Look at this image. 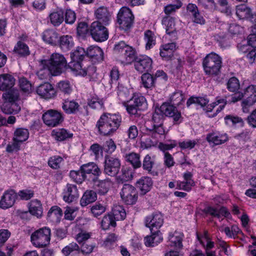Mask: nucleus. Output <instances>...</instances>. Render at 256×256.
Instances as JSON below:
<instances>
[{"instance_id": "1", "label": "nucleus", "mask_w": 256, "mask_h": 256, "mask_svg": "<svg viewBox=\"0 0 256 256\" xmlns=\"http://www.w3.org/2000/svg\"><path fill=\"white\" fill-rule=\"evenodd\" d=\"M114 51L119 56L121 62L124 64H130L135 60V68L140 72H148L152 68V60L150 58L147 56H142L136 59L135 50L123 41L115 44Z\"/></svg>"}, {"instance_id": "2", "label": "nucleus", "mask_w": 256, "mask_h": 256, "mask_svg": "<svg viewBox=\"0 0 256 256\" xmlns=\"http://www.w3.org/2000/svg\"><path fill=\"white\" fill-rule=\"evenodd\" d=\"M39 66L37 75L40 79L43 80L50 75L57 76L61 74L67 68V62L62 54L54 53L49 59L41 60Z\"/></svg>"}, {"instance_id": "3", "label": "nucleus", "mask_w": 256, "mask_h": 256, "mask_svg": "<svg viewBox=\"0 0 256 256\" xmlns=\"http://www.w3.org/2000/svg\"><path fill=\"white\" fill-rule=\"evenodd\" d=\"M121 122L120 115L106 113L100 116L97 122L96 127L100 134L110 136L118 128Z\"/></svg>"}, {"instance_id": "4", "label": "nucleus", "mask_w": 256, "mask_h": 256, "mask_svg": "<svg viewBox=\"0 0 256 256\" xmlns=\"http://www.w3.org/2000/svg\"><path fill=\"white\" fill-rule=\"evenodd\" d=\"M242 106L243 112H247L248 108L256 103V85L250 84L246 88L243 92H238L232 96L231 102H236L242 100Z\"/></svg>"}, {"instance_id": "5", "label": "nucleus", "mask_w": 256, "mask_h": 256, "mask_svg": "<svg viewBox=\"0 0 256 256\" xmlns=\"http://www.w3.org/2000/svg\"><path fill=\"white\" fill-rule=\"evenodd\" d=\"M164 116L172 118L176 124H180L182 120L181 112L178 111L176 106L168 102L164 103L159 108L156 110L152 116V120L156 122L158 119V122H160L163 120Z\"/></svg>"}, {"instance_id": "6", "label": "nucleus", "mask_w": 256, "mask_h": 256, "mask_svg": "<svg viewBox=\"0 0 256 256\" xmlns=\"http://www.w3.org/2000/svg\"><path fill=\"white\" fill-rule=\"evenodd\" d=\"M222 58L214 52L207 54L203 60L202 65L204 72L209 76L218 75L222 67Z\"/></svg>"}, {"instance_id": "7", "label": "nucleus", "mask_w": 256, "mask_h": 256, "mask_svg": "<svg viewBox=\"0 0 256 256\" xmlns=\"http://www.w3.org/2000/svg\"><path fill=\"white\" fill-rule=\"evenodd\" d=\"M50 229L48 227H43L35 230L32 234L30 242L36 248H44L50 244Z\"/></svg>"}, {"instance_id": "8", "label": "nucleus", "mask_w": 256, "mask_h": 256, "mask_svg": "<svg viewBox=\"0 0 256 256\" xmlns=\"http://www.w3.org/2000/svg\"><path fill=\"white\" fill-rule=\"evenodd\" d=\"M134 16L130 9L122 7L118 14V22L120 28L126 30L132 26Z\"/></svg>"}, {"instance_id": "9", "label": "nucleus", "mask_w": 256, "mask_h": 256, "mask_svg": "<svg viewBox=\"0 0 256 256\" xmlns=\"http://www.w3.org/2000/svg\"><path fill=\"white\" fill-rule=\"evenodd\" d=\"M90 34L96 42H104L108 40V33L106 28L102 25L100 22H94L90 29Z\"/></svg>"}, {"instance_id": "10", "label": "nucleus", "mask_w": 256, "mask_h": 256, "mask_svg": "<svg viewBox=\"0 0 256 256\" xmlns=\"http://www.w3.org/2000/svg\"><path fill=\"white\" fill-rule=\"evenodd\" d=\"M120 196L122 202L126 204H134L138 198L136 188L130 184H124L123 186Z\"/></svg>"}, {"instance_id": "11", "label": "nucleus", "mask_w": 256, "mask_h": 256, "mask_svg": "<svg viewBox=\"0 0 256 256\" xmlns=\"http://www.w3.org/2000/svg\"><path fill=\"white\" fill-rule=\"evenodd\" d=\"M44 123L51 126H56L62 120V114L56 110H50L45 112L42 115Z\"/></svg>"}, {"instance_id": "12", "label": "nucleus", "mask_w": 256, "mask_h": 256, "mask_svg": "<svg viewBox=\"0 0 256 256\" xmlns=\"http://www.w3.org/2000/svg\"><path fill=\"white\" fill-rule=\"evenodd\" d=\"M17 194L12 190H5L0 198V208L6 210L12 207L16 200Z\"/></svg>"}, {"instance_id": "13", "label": "nucleus", "mask_w": 256, "mask_h": 256, "mask_svg": "<svg viewBox=\"0 0 256 256\" xmlns=\"http://www.w3.org/2000/svg\"><path fill=\"white\" fill-rule=\"evenodd\" d=\"M164 223L163 216L160 213H156L148 216L145 219V225L151 232L159 231L158 229Z\"/></svg>"}, {"instance_id": "14", "label": "nucleus", "mask_w": 256, "mask_h": 256, "mask_svg": "<svg viewBox=\"0 0 256 256\" xmlns=\"http://www.w3.org/2000/svg\"><path fill=\"white\" fill-rule=\"evenodd\" d=\"M86 62L71 60L67 65L73 74L76 76H84L89 72L91 68H86Z\"/></svg>"}, {"instance_id": "15", "label": "nucleus", "mask_w": 256, "mask_h": 256, "mask_svg": "<svg viewBox=\"0 0 256 256\" xmlns=\"http://www.w3.org/2000/svg\"><path fill=\"white\" fill-rule=\"evenodd\" d=\"M120 166L118 159L113 158H106L104 162V172L110 176H114L118 172Z\"/></svg>"}, {"instance_id": "16", "label": "nucleus", "mask_w": 256, "mask_h": 256, "mask_svg": "<svg viewBox=\"0 0 256 256\" xmlns=\"http://www.w3.org/2000/svg\"><path fill=\"white\" fill-rule=\"evenodd\" d=\"M206 139L210 145L215 146L226 142L228 140V136L224 132H213L207 134Z\"/></svg>"}, {"instance_id": "17", "label": "nucleus", "mask_w": 256, "mask_h": 256, "mask_svg": "<svg viewBox=\"0 0 256 256\" xmlns=\"http://www.w3.org/2000/svg\"><path fill=\"white\" fill-rule=\"evenodd\" d=\"M36 93L41 98L48 100L56 96V90L52 84L45 82L40 85L36 88Z\"/></svg>"}, {"instance_id": "18", "label": "nucleus", "mask_w": 256, "mask_h": 256, "mask_svg": "<svg viewBox=\"0 0 256 256\" xmlns=\"http://www.w3.org/2000/svg\"><path fill=\"white\" fill-rule=\"evenodd\" d=\"M80 194L76 186L68 184L64 188L62 192L64 200L70 203L78 198Z\"/></svg>"}, {"instance_id": "19", "label": "nucleus", "mask_w": 256, "mask_h": 256, "mask_svg": "<svg viewBox=\"0 0 256 256\" xmlns=\"http://www.w3.org/2000/svg\"><path fill=\"white\" fill-rule=\"evenodd\" d=\"M184 234L182 232L175 231L169 234L168 246L170 248L174 250H182Z\"/></svg>"}, {"instance_id": "20", "label": "nucleus", "mask_w": 256, "mask_h": 256, "mask_svg": "<svg viewBox=\"0 0 256 256\" xmlns=\"http://www.w3.org/2000/svg\"><path fill=\"white\" fill-rule=\"evenodd\" d=\"M236 15L240 20L247 19L250 21H254L256 16L253 14L250 8L244 4H240L236 6Z\"/></svg>"}, {"instance_id": "21", "label": "nucleus", "mask_w": 256, "mask_h": 256, "mask_svg": "<svg viewBox=\"0 0 256 256\" xmlns=\"http://www.w3.org/2000/svg\"><path fill=\"white\" fill-rule=\"evenodd\" d=\"M152 180L148 176H142L136 182V186L142 194H144L149 192L152 186Z\"/></svg>"}, {"instance_id": "22", "label": "nucleus", "mask_w": 256, "mask_h": 256, "mask_svg": "<svg viewBox=\"0 0 256 256\" xmlns=\"http://www.w3.org/2000/svg\"><path fill=\"white\" fill-rule=\"evenodd\" d=\"M28 212L33 216L40 218L43 215V208L40 201L38 200H31L28 206Z\"/></svg>"}, {"instance_id": "23", "label": "nucleus", "mask_w": 256, "mask_h": 256, "mask_svg": "<svg viewBox=\"0 0 256 256\" xmlns=\"http://www.w3.org/2000/svg\"><path fill=\"white\" fill-rule=\"evenodd\" d=\"M16 80L14 77L8 74H0V90H5L12 88L14 86Z\"/></svg>"}, {"instance_id": "24", "label": "nucleus", "mask_w": 256, "mask_h": 256, "mask_svg": "<svg viewBox=\"0 0 256 256\" xmlns=\"http://www.w3.org/2000/svg\"><path fill=\"white\" fill-rule=\"evenodd\" d=\"M5 92L2 95L3 104H10L12 102H16L18 100L20 96L18 90L15 88H8L4 90Z\"/></svg>"}, {"instance_id": "25", "label": "nucleus", "mask_w": 256, "mask_h": 256, "mask_svg": "<svg viewBox=\"0 0 256 256\" xmlns=\"http://www.w3.org/2000/svg\"><path fill=\"white\" fill-rule=\"evenodd\" d=\"M150 236L144 238V244L147 246H154L162 242L163 238L160 231L152 232Z\"/></svg>"}, {"instance_id": "26", "label": "nucleus", "mask_w": 256, "mask_h": 256, "mask_svg": "<svg viewBox=\"0 0 256 256\" xmlns=\"http://www.w3.org/2000/svg\"><path fill=\"white\" fill-rule=\"evenodd\" d=\"M96 18L103 23L104 25L109 24L111 20V13L108 10L107 8L104 7H100L96 10L95 12Z\"/></svg>"}, {"instance_id": "27", "label": "nucleus", "mask_w": 256, "mask_h": 256, "mask_svg": "<svg viewBox=\"0 0 256 256\" xmlns=\"http://www.w3.org/2000/svg\"><path fill=\"white\" fill-rule=\"evenodd\" d=\"M52 138L57 142H62L70 138L73 134L64 128H56L52 132Z\"/></svg>"}, {"instance_id": "28", "label": "nucleus", "mask_w": 256, "mask_h": 256, "mask_svg": "<svg viewBox=\"0 0 256 256\" xmlns=\"http://www.w3.org/2000/svg\"><path fill=\"white\" fill-rule=\"evenodd\" d=\"M184 181L177 182V188L189 191L194 186V182L192 180V174L190 172H186L184 175Z\"/></svg>"}, {"instance_id": "29", "label": "nucleus", "mask_w": 256, "mask_h": 256, "mask_svg": "<svg viewBox=\"0 0 256 256\" xmlns=\"http://www.w3.org/2000/svg\"><path fill=\"white\" fill-rule=\"evenodd\" d=\"M226 104V98L217 97L214 102L206 106L204 110L207 112H211L215 107L218 106V108H216V113L212 116H214L217 114V113L220 112L224 108Z\"/></svg>"}, {"instance_id": "30", "label": "nucleus", "mask_w": 256, "mask_h": 256, "mask_svg": "<svg viewBox=\"0 0 256 256\" xmlns=\"http://www.w3.org/2000/svg\"><path fill=\"white\" fill-rule=\"evenodd\" d=\"M176 46L174 42L162 45L160 48V56L166 60L170 58L176 50Z\"/></svg>"}, {"instance_id": "31", "label": "nucleus", "mask_w": 256, "mask_h": 256, "mask_svg": "<svg viewBox=\"0 0 256 256\" xmlns=\"http://www.w3.org/2000/svg\"><path fill=\"white\" fill-rule=\"evenodd\" d=\"M80 105L78 102L74 100H65L62 108L63 110L68 114H74L79 110Z\"/></svg>"}, {"instance_id": "32", "label": "nucleus", "mask_w": 256, "mask_h": 256, "mask_svg": "<svg viewBox=\"0 0 256 256\" xmlns=\"http://www.w3.org/2000/svg\"><path fill=\"white\" fill-rule=\"evenodd\" d=\"M62 214V210L60 207L52 206L48 212V218L52 222H58L60 221Z\"/></svg>"}, {"instance_id": "33", "label": "nucleus", "mask_w": 256, "mask_h": 256, "mask_svg": "<svg viewBox=\"0 0 256 256\" xmlns=\"http://www.w3.org/2000/svg\"><path fill=\"white\" fill-rule=\"evenodd\" d=\"M97 199V195L96 192L92 190H86L80 200L82 206H86L88 204L94 202Z\"/></svg>"}, {"instance_id": "34", "label": "nucleus", "mask_w": 256, "mask_h": 256, "mask_svg": "<svg viewBox=\"0 0 256 256\" xmlns=\"http://www.w3.org/2000/svg\"><path fill=\"white\" fill-rule=\"evenodd\" d=\"M162 24L164 26L167 34H170L176 31L175 19L172 17L166 16L163 18Z\"/></svg>"}, {"instance_id": "35", "label": "nucleus", "mask_w": 256, "mask_h": 256, "mask_svg": "<svg viewBox=\"0 0 256 256\" xmlns=\"http://www.w3.org/2000/svg\"><path fill=\"white\" fill-rule=\"evenodd\" d=\"M144 40L146 50H150L156 44V36L154 32L146 30L144 33Z\"/></svg>"}, {"instance_id": "36", "label": "nucleus", "mask_w": 256, "mask_h": 256, "mask_svg": "<svg viewBox=\"0 0 256 256\" xmlns=\"http://www.w3.org/2000/svg\"><path fill=\"white\" fill-rule=\"evenodd\" d=\"M49 18L54 26H58L64 21V14L61 10L56 9L50 14Z\"/></svg>"}, {"instance_id": "37", "label": "nucleus", "mask_w": 256, "mask_h": 256, "mask_svg": "<svg viewBox=\"0 0 256 256\" xmlns=\"http://www.w3.org/2000/svg\"><path fill=\"white\" fill-rule=\"evenodd\" d=\"M81 170L84 174H92L94 176H98L100 174V169L94 162H89L81 166Z\"/></svg>"}, {"instance_id": "38", "label": "nucleus", "mask_w": 256, "mask_h": 256, "mask_svg": "<svg viewBox=\"0 0 256 256\" xmlns=\"http://www.w3.org/2000/svg\"><path fill=\"white\" fill-rule=\"evenodd\" d=\"M29 137V132L28 129L18 128L15 130L13 140L18 142L21 144L26 141Z\"/></svg>"}, {"instance_id": "39", "label": "nucleus", "mask_w": 256, "mask_h": 256, "mask_svg": "<svg viewBox=\"0 0 256 256\" xmlns=\"http://www.w3.org/2000/svg\"><path fill=\"white\" fill-rule=\"evenodd\" d=\"M130 100L139 109V110H144L147 108L146 100L144 96L134 94Z\"/></svg>"}, {"instance_id": "40", "label": "nucleus", "mask_w": 256, "mask_h": 256, "mask_svg": "<svg viewBox=\"0 0 256 256\" xmlns=\"http://www.w3.org/2000/svg\"><path fill=\"white\" fill-rule=\"evenodd\" d=\"M2 110L6 114H16L20 110V106L16 103L12 102L10 104H2Z\"/></svg>"}, {"instance_id": "41", "label": "nucleus", "mask_w": 256, "mask_h": 256, "mask_svg": "<svg viewBox=\"0 0 256 256\" xmlns=\"http://www.w3.org/2000/svg\"><path fill=\"white\" fill-rule=\"evenodd\" d=\"M42 38L44 41L51 44H56L58 41V35L55 31L52 30L44 31Z\"/></svg>"}, {"instance_id": "42", "label": "nucleus", "mask_w": 256, "mask_h": 256, "mask_svg": "<svg viewBox=\"0 0 256 256\" xmlns=\"http://www.w3.org/2000/svg\"><path fill=\"white\" fill-rule=\"evenodd\" d=\"M225 124L228 126L237 127L242 126L244 124L242 118L238 116L228 115L224 118Z\"/></svg>"}, {"instance_id": "43", "label": "nucleus", "mask_w": 256, "mask_h": 256, "mask_svg": "<svg viewBox=\"0 0 256 256\" xmlns=\"http://www.w3.org/2000/svg\"><path fill=\"white\" fill-rule=\"evenodd\" d=\"M74 44L72 38L70 36H64L60 37V46L64 51L69 50L74 46Z\"/></svg>"}, {"instance_id": "44", "label": "nucleus", "mask_w": 256, "mask_h": 256, "mask_svg": "<svg viewBox=\"0 0 256 256\" xmlns=\"http://www.w3.org/2000/svg\"><path fill=\"white\" fill-rule=\"evenodd\" d=\"M197 238L202 246L206 248V250H208L213 248L214 242L210 241L206 232H204L202 235L198 234Z\"/></svg>"}, {"instance_id": "45", "label": "nucleus", "mask_w": 256, "mask_h": 256, "mask_svg": "<svg viewBox=\"0 0 256 256\" xmlns=\"http://www.w3.org/2000/svg\"><path fill=\"white\" fill-rule=\"evenodd\" d=\"M142 84L146 88H152L154 86V78L150 74L145 73L141 76Z\"/></svg>"}, {"instance_id": "46", "label": "nucleus", "mask_w": 256, "mask_h": 256, "mask_svg": "<svg viewBox=\"0 0 256 256\" xmlns=\"http://www.w3.org/2000/svg\"><path fill=\"white\" fill-rule=\"evenodd\" d=\"M86 56L90 58L96 57L97 60H102L103 52L100 48L97 46H90L87 49Z\"/></svg>"}, {"instance_id": "47", "label": "nucleus", "mask_w": 256, "mask_h": 256, "mask_svg": "<svg viewBox=\"0 0 256 256\" xmlns=\"http://www.w3.org/2000/svg\"><path fill=\"white\" fill-rule=\"evenodd\" d=\"M133 92L132 88H128L122 84H119L118 87V94L120 98L122 100V102L126 101L125 99L132 95Z\"/></svg>"}, {"instance_id": "48", "label": "nucleus", "mask_w": 256, "mask_h": 256, "mask_svg": "<svg viewBox=\"0 0 256 256\" xmlns=\"http://www.w3.org/2000/svg\"><path fill=\"white\" fill-rule=\"evenodd\" d=\"M114 218L116 220H123L126 216V212L124 208L120 205L114 206L112 210Z\"/></svg>"}, {"instance_id": "49", "label": "nucleus", "mask_w": 256, "mask_h": 256, "mask_svg": "<svg viewBox=\"0 0 256 256\" xmlns=\"http://www.w3.org/2000/svg\"><path fill=\"white\" fill-rule=\"evenodd\" d=\"M112 185V182L108 180H101L97 184V190L100 194H104L108 192Z\"/></svg>"}, {"instance_id": "50", "label": "nucleus", "mask_w": 256, "mask_h": 256, "mask_svg": "<svg viewBox=\"0 0 256 256\" xmlns=\"http://www.w3.org/2000/svg\"><path fill=\"white\" fill-rule=\"evenodd\" d=\"M153 122L154 132V133L152 134V136H154L158 140H159L161 136L165 134V130L163 128L162 124V120L160 122H158V119H157L156 122H154V120Z\"/></svg>"}, {"instance_id": "51", "label": "nucleus", "mask_w": 256, "mask_h": 256, "mask_svg": "<svg viewBox=\"0 0 256 256\" xmlns=\"http://www.w3.org/2000/svg\"><path fill=\"white\" fill-rule=\"evenodd\" d=\"M126 160L130 162L134 168H140L141 166L140 156L139 154L134 152H131L126 156Z\"/></svg>"}, {"instance_id": "52", "label": "nucleus", "mask_w": 256, "mask_h": 256, "mask_svg": "<svg viewBox=\"0 0 256 256\" xmlns=\"http://www.w3.org/2000/svg\"><path fill=\"white\" fill-rule=\"evenodd\" d=\"M116 220L111 214L106 215L102 220L101 226L102 228L108 230L110 226L114 227L116 225Z\"/></svg>"}, {"instance_id": "53", "label": "nucleus", "mask_w": 256, "mask_h": 256, "mask_svg": "<svg viewBox=\"0 0 256 256\" xmlns=\"http://www.w3.org/2000/svg\"><path fill=\"white\" fill-rule=\"evenodd\" d=\"M86 56V52L84 49L81 47H78L74 52L71 53L70 58L72 60L82 62Z\"/></svg>"}, {"instance_id": "54", "label": "nucleus", "mask_w": 256, "mask_h": 256, "mask_svg": "<svg viewBox=\"0 0 256 256\" xmlns=\"http://www.w3.org/2000/svg\"><path fill=\"white\" fill-rule=\"evenodd\" d=\"M106 210V206L99 202H96L90 207V212L96 218L102 215Z\"/></svg>"}, {"instance_id": "55", "label": "nucleus", "mask_w": 256, "mask_h": 256, "mask_svg": "<svg viewBox=\"0 0 256 256\" xmlns=\"http://www.w3.org/2000/svg\"><path fill=\"white\" fill-rule=\"evenodd\" d=\"M88 106L94 109L100 110L103 108L104 101L97 96L91 97L88 102Z\"/></svg>"}, {"instance_id": "56", "label": "nucleus", "mask_w": 256, "mask_h": 256, "mask_svg": "<svg viewBox=\"0 0 256 256\" xmlns=\"http://www.w3.org/2000/svg\"><path fill=\"white\" fill-rule=\"evenodd\" d=\"M221 231L224 232L226 236L230 238H235L237 235L241 232L239 228L236 225L232 226V227H225Z\"/></svg>"}, {"instance_id": "57", "label": "nucleus", "mask_w": 256, "mask_h": 256, "mask_svg": "<svg viewBox=\"0 0 256 256\" xmlns=\"http://www.w3.org/2000/svg\"><path fill=\"white\" fill-rule=\"evenodd\" d=\"M226 86L227 88L230 92H236L240 88V81L236 77H232L228 80Z\"/></svg>"}, {"instance_id": "58", "label": "nucleus", "mask_w": 256, "mask_h": 256, "mask_svg": "<svg viewBox=\"0 0 256 256\" xmlns=\"http://www.w3.org/2000/svg\"><path fill=\"white\" fill-rule=\"evenodd\" d=\"M57 86L60 91L67 94H70L73 89V85L68 80L60 82L58 84Z\"/></svg>"}, {"instance_id": "59", "label": "nucleus", "mask_w": 256, "mask_h": 256, "mask_svg": "<svg viewBox=\"0 0 256 256\" xmlns=\"http://www.w3.org/2000/svg\"><path fill=\"white\" fill-rule=\"evenodd\" d=\"M207 212L210 214L220 218L221 216L228 217L230 213L226 208H221L219 210H217L212 208L210 207L208 208Z\"/></svg>"}, {"instance_id": "60", "label": "nucleus", "mask_w": 256, "mask_h": 256, "mask_svg": "<svg viewBox=\"0 0 256 256\" xmlns=\"http://www.w3.org/2000/svg\"><path fill=\"white\" fill-rule=\"evenodd\" d=\"M182 6V2L180 0H175L172 4H168L164 7V12L166 14H171L179 9Z\"/></svg>"}, {"instance_id": "61", "label": "nucleus", "mask_w": 256, "mask_h": 256, "mask_svg": "<svg viewBox=\"0 0 256 256\" xmlns=\"http://www.w3.org/2000/svg\"><path fill=\"white\" fill-rule=\"evenodd\" d=\"M170 100L174 104L178 106L184 101L185 97L181 91L178 90L172 94Z\"/></svg>"}, {"instance_id": "62", "label": "nucleus", "mask_w": 256, "mask_h": 256, "mask_svg": "<svg viewBox=\"0 0 256 256\" xmlns=\"http://www.w3.org/2000/svg\"><path fill=\"white\" fill-rule=\"evenodd\" d=\"M14 51L20 56H27L30 54L28 46L24 43L20 42H18L15 46Z\"/></svg>"}, {"instance_id": "63", "label": "nucleus", "mask_w": 256, "mask_h": 256, "mask_svg": "<svg viewBox=\"0 0 256 256\" xmlns=\"http://www.w3.org/2000/svg\"><path fill=\"white\" fill-rule=\"evenodd\" d=\"M70 176L75 182L79 184H81L86 178V174L81 168L78 171H70Z\"/></svg>"}, {"instance_id": "64", "label": "nucleus", "mask_w": 256, "mask_h": 256, "mask_svg": "<svg viewBox=\"0 0 256 256\" xmlns=\"http://www.w3.org/2000/svg\"><path fill=\"white\" fill-rule=\"evenodd\" d=\"M78 208L76 206H66L64 212V218L67 220H73L76 216Z\"/></svg>"}]
</instances>
